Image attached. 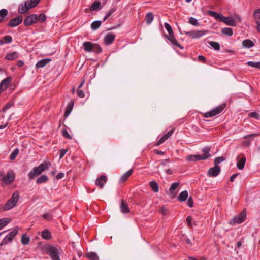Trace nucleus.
Returning <instances> with one entry per match:
<instances>
[{
	"label": "nucleus",
	"mask_w": 260,
	"mask_h": 260,
	"mask_svg": "<svg viewBox=\"0 0 260 260\" xmlns=\"http://www.w3.org/2000/svg\"><path fill=\"white\" fill-rule=\"evenodd\" d=\"M169 162V159H166L161 160L160 161V165L162 166H166L168 163Z\"/></svg>",
	"instance_id": "obj_61"
},
{
	"label": "nucleus",
	"mask_w": 260,
	"mask_h": 260,
	"mask_svg": "<svg viewBox=\"0 0 260 260\" xmlns=\"http://www.w3.org/2000/svg\"><path fill=\"white\" fill-rule=\"evenodd\" d=\"M50 163L44 162L41 164L38 167H34V177L40 175L44 171L49 168Z\"/></svg>",
	"instance_id": "obj_9"
},
{
	"label": "nucleus",
	"mask_w": 260,
	"mask_h": 260,
	"mask_svg": "<svg viewBox=\"0 0 260 260\" xmlns=\"http://www.w3.org/2000/svg\"><path fill=\"white\" fill-rule=\"evenodd\" d=\"M207 13L210 16H212L216 19H218L219 20L220 19L221 14H219L212 10H209Z\"/></svg>",
	"instance_id": "obj_45"
},
{
	"label": "nucleus",
	"mask_w": 260,
	"mask_h": 260,
	"mask_svg": "<svg viewBox=\"0 0 260 260\" xmlns=\"http://www.w3.org/2000/svg\"><path fill=\"white\" fill-rule=\"evenodd\" d=\"M219 20L228 25H235V22L233 20V18L232 17H226L224 16L222 14H220V18Z\"/></svg>",
	"instance_id": "obj_18"
},
{
	"label": "nucleus",
	"mask_w": 260,
	"mask_h": 260,
	"mask_svg": "<svg viewBox=\"0 0 260 260\" xmlns=\"http://www.w3.org/2000/svg\"><path fill=\"white\" fill-rule=\"evenodd\" d=\"M62 135L64 138L68 139L71 140L72 138L71 136L70 135L68 131L66 129H63L62 130Z\"/></svg>",
	"instance_id": "obj_50"
},
{
	"label": "nucleus",
	"mask_w": 260,
	"mask_h": 260,
	"mask_svg": "<svg viewBox=\"0 0 260 260\" xmlns=\"http://www.w3.org/2000/svg\"><path fill=\"white\" fill-rule=\"evenodd\" d=\"M238 175V173H235V174H233L230 177V181L231 182H233L234 181L235 179L237 177Z\"/></svg>",
	"instance_id": "obj_63"
},
{
	"label": "nucleus",
	"mask_w": 260,
	"mask_h": 260,
	"mask_svg": "<svg viewBox=\"0 0 260 260\" xmlns=\"http://www.w3.org/2000/svg\"><path fill=\"white\" fill-rule=\"evenodd\" d=\"M221 169L219 166H215L209 169L207 175L209 177H215L217 176L220 173Z\"/></svg>",
	"instance_id": "obj_13"
},
{
	"label": "nucleus",
	"mask_w": 260,
	"mask_h": 260,
	"mask_svg": "<svg viewBox=\"0 0 260 260\" xmlns=\"http://www.w3.org/2000/svg\"><path fill=\"white\" fill-rule=\"evenodd\" d=\"M67 151L68 149H62L59 150V154L60 159H61L64 156Z\"/></svg>",
	"instance_id": "obj_55"
},
{
	"label": "nucleus",
	"mask_w": 260,
	"mask_h": 260,
	"mask_svg": "<svg viewBox=\"0 0 260 260\" xmlns=\"http://www.w3.org/2000/svg\"><path fill=\"white\" fill-rule=\"evenodd\" d=\"M246 213L245 211H242L241 213L237 216L233 218L230 223L232 224H240L243 222L246 219Z\"/></svg>",
	"instance_id": "obj_8"
},
{
	"label": "nucleus",
	"mask_w": 260,
	"mask_h": 260,
	"mask_svg": "<svg viewBox=\"0 0 260 260\" xmlns=\"http://www.w3.org/2000/svg\"><path fill=\"white\" fill-rule=\"evenodd\" d=\"M198 59L199 61L204 62L206 60L205 57L203 55H199L198 57Z\"/></svg>",
	"instance_id": "obj_62"
},
{
	"label": "nucleus",
	"mask_w": 260,
	"mask_h": 260,
	"mask_svg": "<svg viewBox=\"0 0 260 260\" xmlns=\"http://www.w3.org/2000/svg\"><path fill=\"white\" fill-rule=\"evenodd\" d=\"M249 117L254 118L256 119H258L259 118V115L256 112H252L248 114Z\"/></svg>",
	"instance_id": "obj_52"
},
{
	"label": "nucleus",
	"mask_w": 260,
	"mask_h": 260,
	"mask_svg": "<svg viewBox=\"0 0 260 260\" xmlns=\"http://www.w3.org/2000/svg\"><path fill=\"white\" fill-rule=\"evenodd\" d=\"M159 212L163 215H166L168 213V210L166 206H162L159 210Z\"/></svg>",
	"instance_id": "obj_53"
},
{
	"label": "nucleus",
	"mask_w": 260,
	"mask_h": 260,
	"mask_svg": "<svg viewBox=\"0 0 260 260\" xmlns=\"http://www.w3.org/2000/svg\"><path fill=\"white\" fill-rule=\"evenodd\" d=\"M225 160V158L223 157H217L214 159V164L216 166H218V165L223 161Z\"/></svg>",
	"instance_id": "obj_48"
},
{
	"label": "nucleus",
	"mask_w": 260,
	"mask_h": 260,
	"mask_svg": "<svg viewBox=\"0 0 260 260\" xmlns=\"http://www.w3.org/2000/svg\"><path fill=\"white\" fill-rule=\"evenodd\" d=\"M102 21L100 20H96L93 21L91 24V28L93 30L98 29L101 26Z\"/></svg>",
	"instance_id": "obj_33"
},
{
	"label": "nucleus",
	"mask_w": 260,
	"mask_h": 260,
	"mask_svg": "<svg viewBox=\"0 0 260 260\" xmlns=\"http://www.w3.org/2000/svg\"><path fill=\"white\" fill-rule=\"evenodd\" d=\"M191 221H192V218H191V217L188 216V217H187L186 221H187L188 225L190 226H192Z\"/></svg>",
	"instance_id": "obj_64"
},
{
	"label": "nucleus",
	"mask_w": 260,
	"mask_h": 260,
	"mask_svg": "<svg viewBox=\"0 0 260 260\" xmlns=\"http://www.w3.org/2000/svg\"><path fill=\"white\" fill-rule=\"evenodd\" d=\"M107 177L105 175H101L96 178L95 184L100 188H103L104 186V184L107 182Z\"/></svg>",
	"instance_id": "obj_15"
},
{
	"label": "nucleus",
	"mask_w": 260,
	"mask_h": 260,
	"mask_svg": "<svg viewBox=\"0 0 260 260\" xmlns=\"http://www.w3.org/2000/svg\"><path fill=\"white\" fill-rule=\"evenodd\" d=\"M209 44L215 50L218 51L220 49V44L216 42L210 41L209 42Z\"/></svg>",
	"instance_id": "obj_40"
},
{
	"label": "nucleus",
	"mask_w": 260,
	"mask_h": 260,
	"mask_svg": "<svg viewBox=\"0 0 260 260\" xmlns=\"http://www.w3.org/2000/svg\"><path fill=\"white\" fill-rule=\"evenodd\" d=\"M188 192L186 190H184L180 193L177 197L178 200L180 202L185 201L188 198Z\"/></svg>",
	"instance_id": "obj_23"
},
{
	"label": "nucleus",
	"mask_w": 260,
	"mask_h": 260,
	"mask_svg": "<svg viewBox=\"0 0 260 260\" xmlns=\"http://www.w3.org/2000/svg\"><path fill=\"white\" fill-rule=\"evenodd\" d=\"M150 186L151 189L155 192H157L159 191V186L158 183L154 181H152L150 182Z\"/></svg>",
	"instance_id": "obj_35"
},
{
	"label": "nucleus",
	"mask_w": 260,
	"mask_h": 260,
	"mask_svg": "<svg viewBox=\"0 0 260 260\" xmlns=\"http://www.w3.org/2000/svg\"><path fill=\"white\" fill-rule=\"evenodd\" d=\"M48 180V176L45 175H41L38 179H36V182L38 184H40L47 182Z\"/></svg>",
	"instance_id": "obj_25"
},
{
	"label": "nucleus",
	"mask_w": 260,
	"mask_h": 260,
	"mask_svg": "<svg viewBox=\"0 0 260 260\" xmlns=\"http://www.w3.org/2000/svg\"><path fill=\"white\" fill-rule=\"evenodd\" d=\"M120 209L121 212L124 214L128 213L130 212L127 203L124 202L123 200H121Z\"/></svg>",
	"instance_id": "obj_20"
},
{
	"label": "nucleus",
	"mask_w": 260,
	"mask_h": 260,
	"mask_svg": "<svg viewBox=\"0 0 260 260\" xmlns=\"http://www.w3.org/2000/svg\"><path fill=\"white\" fill-rule=\"evenodd\" d=\"M184 34L188 36L189 37H191L192 39H196L195 37V31H184Z\"/></svg>",
	"instance_id": "obj_51"
},
{
	"label": "nucleus",
	"mask_w": 260,
	"mask_h": 260,
	"mask_svg": "<svg viewBox=\"0 0 260 260\" xmlns=\"http://www.w3.org/2000/svg\"><path fill=\"white\" fill-rule=\"evenodd\" d=\"M207 32V31L205 30H197L195 31V35L196 37V39L199 38L204 35H205Z\"/></svg>",
	"instance_id": "obj_46"
},
{
	"label": "nucleus",
	"mask_w": 260,
	"mask_h": 260,
	"mask_svg": "<svg viewBox=\"0 0 260 260\" xmlns=\"http://www.w3.org/2000/svg\"><path fill=\"white\" fill-rule=\"evenodd\" d=\"M237 167L239 170H243L244 168L245 164L246 162V157L244 154H241V155L237 157Z\"/></svg>",
	"instance_id": "obj_11"
},
{
	"label": "nucleus",
	"mask_w": 260,
	"mask_h": 260,
	"mask_svg": "<svg viewBox=\"0 0 260 260\" xmlns=\"http://www.w3.org/2000/svg\"><path fill=\"white\" fill-rule=\"evenodd\" d=\"M115 39V35L113 33H108L104 37V43L106 45L112 44Z\"/></svg>",
	"instance_id": "obj_16"
},
{
	"label": "nucleus",
	"mask_w": 260,
	"mask_h": 260,
	"mask_svg": "<svg viewBox=\"0 0 260 260\" xmlns=\"http://www.w3.org/2000/svg\"><path fill=\"white\" fill-rule=\"evenodd\" d=\"M19 198V194L18 192H15L3 207V210H9L15 207L18 202Z\"/></svg>",
	"instance_id": "obj_4"
},
{
	"label": "nucleus",
	"mask_w": 260,
	"mask_h": 260,
	"mask_svg": "<svg viewBox=\"0 0 260 260\" xmlns=\"http://www.w3.org/2000/svg\"><path fill=\"white\" fill-rule=\"evenodd\" d=\"M187 205L189 207H192L193 205V201L191 197L189 198L187 201Z\"/></svg>",
	"instance_id": "obj_58"
},
{
	"label": "nucleus",
	"mask_w": 260,
	"mask_h": 260,
	"mask_svg": "<svg viewBox=\"0 0 260 260\" xmlns=\"http://www.w3.org/2000/svg\"><path fill=\"white\" fill-rule=\"evenodd\" d=\"M19 153V150L18 148L15 149L11 154L10 156V159L11 160H14Z\"/></svg>",
	"instance_id": "obj_41"
},
{
	"label": "nucleus",
	"mask_w": 260,
	"mask_h": 260,
	"mask_svg": "<svg viewBox=\"0 0 260 260\" xmlns=\"http://www.w3.org/2000/svg\"><path fill=\"white\" fill-rule=\"evenodd\" d=\"M12 81V78L10 77H8L3 80H2L1 86L2 88H6L8 87Z\"/></svg>",
	"instance_id": "obj_26"
},
{
	"label": "nucleus",
	"mask_w": 260,
	"mask_h": 260,
	"mask_svg": "<svg viewBox=\"0 0 260 260\" xmlns=\"http://www.w3.org/2000/svg\"><path fill=\"white\" fill-rule=\"evenodd\" d=\"M174 133L173 129H171L166 134L164 135L156 143V145L159 146L162 144L166 140L169 139Z\"/></svg>",
	"instance_id": "obj_19"
},
{
	"label": "nucleus",
	"mask_w": 260,
	"mask_h": 260,
	"mask_svg": "<svg viewBox=\"0 0 260 260\" xmlns=\"http://www.w3.org/2000/svg\"><path fill=\"white\" fill-rule=\"evenodd\" d=\"M226 104L223 103L214 108L211 110L208 111L203 114L205 118H210L216 116L220 113L225 108Z\"/></svg>",
	"instance_id": "obj_5"
},
{
	"label": "nucleus",
	"mask_w": 260,
	"mask_h": 260,
	"mask_svg": "<svg viewBox=\"0 0 260 260\" xmlns=\"http://www.w3.org/2000/svg\"><path fill=\"white\" fill-rule=\"evenodd\" d=\"M46 15L42 13L39 15L34 14V24L36 23H42L46 20Z\"/></svg>",
	"instance_id": "obj_17"
},
{
	"label": "nucleus",
	"mask_w": 260,
	"mask_h": 260,
	"mask_svg": "<svg viewBox=\"0 0 260 260\" xmlns=\"http://www.w3.org/2000/svg\"><path fill=\"white\" fill-rule=\"evenodd\" d=\"M42 237L45 240H49L51 238V234L48 230H44L42 232Z\"/></svg>",
	"instance_id": "obj_29"
},
{
	"label": "nucleus",
	"mask_w": 260,
	"mask_h": 260,
	"mask_svg": "<svg viewBox=\"0 0 260 260\" xmlns=\"http://www.w3.org/2000/svg\"><path fill=\"white\" fill-rule=\"evenodd\" d=\"M31 8H32V0H27L19 6L18 12L21 14H26Z\"/></svg>",
	"instance_id": "obj_6"
},
{
	"label": "nucleus",
	"mask_w": 260,
	"mask_h": 260,
	"mask_svg": "<svg viewBox=\"0 0 260 260\" xmlns=\"http://www.w3.org/2000/svg\"><path fill=\"white\" fill-rule=\"evenodd\" d=\"M15 177L14 172L12 171H9L5 176L3 182L6 185H10L14 181Z\"/></svg>",
	"instance_id": "obj_10"
},
{
	"label": "nucleus",
	"mask_w": 260,
	"mask_h": 260,
	"mask_svg": "<svg viewBox=\"0 0 260 260\" xmlns=\"http://www.w3.org/2000/svg\"><path fill=\"white\" fill-rule=\"evenodd\" d=\"M145 19L147 24L148 25L150 24L154 19V16L153 13L151 12L147 13Z\"/></svg>",
	"instance_id": "obj_31"
},
{
	"label": "nucleus",
	"mask_w": 260,
	"mask_h": 260,
	"mask_svg": "<svg viewBox=\"0 0 260 260\" xmlns=\"http://www.w3.org/2000/svg\"><path fill=\"white\" fill-rule=\"evenodd\" d=\"M10 218H4L0 219V230L6 226L11 222Z\"/></svg>",
	"instance_id": "obj_28"
},
{
	"label": "nucleus",
	"mask_w": 260,
	"mask_h": 260,
	"mask_svg": "<svg viewBox=\"0 0 260 260\" xmlns=\"http://www.w3.org/2000/svg\"><path fill=\"white\" fill-rule=\"evenodd\" d=\"M165 37L173 45L183 49V47L181 46L174 37V33L169 35H165Z\"/></svg>",
	"instance_id": "obj_14"
},
{
	"label": "nucleus",
	"mask_w": 260,
	"mask_h": 260,
	"mask_svg": "<svg viewBox=\"0 0 260 260\" xmlns=\"http://www.w3.org/2000/svg\"><path fill=\"white\" fill-rule=\"evenodd\" d=\"M222 33L228 36H231L233 32L231 28H224L222 30Z\"/></svg>",
	"instance_id": "obj_42"
},
{
	"label": "nucleus",
	"mask_w": 260,
	"mask_h": 260,
	"mask_svg": "<svg viewBox=\"0 0 260 260\" xmlns=\"http://www.w3.org/2000/svg\"><path fill=\"white\" fill-rule=\"evenodd\" d=\"M29 237L26 234H23L21 237V242L24 245L28 244L29 242Z\"/></svg>",
	"instance_id": "obj_37"
},
{
	"label": "nucleus",
	"mask_w": 260,
	"mask_h": 260,
	"mask_svg": "<svg viewBox=\"0 0 260 260\" xmlns=\"http://www.w3.org/2000/svg\"><path fill=\"white\" fill-rule=\"evenodd\" d=\"M247 64L251 67L256 68L260 69V62H254L252 61H249L247 62Z\"/></svg>",
	"instance_id": "obj_43"
},
{
	"label": "nucleus",
	"mask_w": 260,
	"mask_h": 260,
	"mask_svg": "<svg viewBox=\"0 0 260 260\" xmlns=\"http://www.w3.org/2000/svg\"><path fill=\"white\" fill-rule=\"evenodd\" d=\"M84 50L87 52H93L99 53L102 52V48L98 44H93L90 42L86 41L83 43Z\"/></svg>",
	"instance_id": "obj_3"
},
{
	"label": "nucleus",
	"mask_w": 260,
	"mask_h": 260,
	"mask_svg": "<svg viewBox=\"0 0 260 260\" xmlns=\"http://www.w3.org/2000/svg\"><path fill=\"white\" fill-rule=\"evenodd\" d=\"M188 22L193 26H199L200 25L198 20L193 17H190L189 18Z\"/></svg>",
	"instance_id": "obj_44"
},
{
	"label": "nucleus",
	"mask_w": 260,
	"mask_h": 260,
	"mask_svg": "<svg viewBox=\"0 0 260 260\" xmlns=\"http://www.w3.org/2000/svg\"><path fill=\"white\" fill-rule=\"evenodd\" d=\"M179 185V183H178V182L173 183L170 187V189H169L170 191H172L176 189L178 187Z\"/></svg>",
	"instance_id": "obj_54"
},
{
	"label": "nucleus",
	"mask_w": 260,
	"mask_h": 260,
	"mask_svg": "<svg viewBox=\"0 0 260 260\" xmlns=\"http://www.w3.org/2000/svg\"><path fill=\"white\" fill-rule=\"evenodd\" d=\"M51 61L50 58H45L39 60L36 64V67L37 68H41L45 67L47 64L49 63Z\"/></svg>",
	"instance_id": "obj_21"
},
{
	"label": "nucleus",
	"mask_w": 260,
	"mask_h": 260,
	"mask_svg": "<svg viewBox=\"0 0 260 260\" xmlns=\"http://www.w3.org/2000/svg\"><path fill=\"white\" fill-rule=\"evenodd\" d=\"M116 11L115 8H111L108 12L106 14L109 17H110Z\"/></svg>",
	"instance_id": "obj_57"
},
{
	"label": "nucleus",
	"mask_w": 260,
	"mask_h": 260,
	"mask_svg": "<svg viewBox=\"0 0 260 260\" xmlns=\"http://www.w3.org/2000/svg\"><path fill=\"white\" fill-rule=\"evenodd\" d=\"M42 217L46 220L50 221L53 219V215L51 213H47L42 215Z\"/></svg>",
	"instance_id": "obj_47"
},
{
	"label": "nucleus",
	"mask_w": 260,
	"mask_h": 260,
	"mask_svg": "<svg viewBox=\"0 0 260 260\" xmlns=\"http://www.w3.org/2000/svg\"><path fill=\"white\" fill-rule=\"evenodd\" d=\"M18 57V53L17 52H12L7 54L5 59L8 60H14Z\"/></svg>",
	"instance_id": "obj_24"
},
{
	"label": "nucleus",
	"mask_w": 260,
	"mask_h": 260,
	"mask_svg": "<svg viewBox=\"0 0 260 260\" xmlns=\"http://www.w3.org/2000/svg\"><path fill=\"white\" fill-rule=\"evenodd\" d=\"M210 150L211 147L209 146L205 147L202 150L203 154L190 155L186 157V159L188 161L206 160L211 156L210 154Z\"/></svg>",
	"instance_id": "obj_1"
},
{
	"label": "nucleus",
	"mask_w": 260,
	"mask_h": 260,
	"mask_svg": "<svg viewBox=\"0 0 260 260\" xmlns=\"http://www.w3.org/2000/svg\"><path fill=\"white\" fill-rule=\"evenodd\" d=\"M64 176V173H62V172H60V173H59L56 176V179L57 180H59V179H60L62 178H63Z\"/></svg>",
	"instance_id": "obj_60"
},
{
	"label": "nucleus",
	"mask_w": 260,
	"mask_h": 260,
	"mask_svg": "<svg viewBox=\"0 0 260 260\" xmlns=\"http://www.w3.org/2000/svg\"><path fill=\"white\" fill-rule=\"evenodd\" d=\"M242 45L243 47L247 48H250L254 45V43L249 39H246L242 42Z\"/></svg>",
	"instance_id": "obj_27"
},
{
	"label": "nucleus",
	"mask_w": 260,
	"mask_h": 260,
	"mask_svg": "<svg viewBox=\"0 0 260 260\" xmlns=\"http://www.w3.org/2000/svg\"><path fill=\"white\" fill-rule=\"evenodd\" d=\"M101 3L99 1L94 2L90 8L91 11H96L101 9Z\"/></svg>",
	"instance_id": "obj_32"
},
{
	"label": "nucleus",
	"mask_w": 260,
	"mask_h": 260,
	"mask_svg": "<svg viewBox=\"0 0 260 260\" xmlns=\"http://www.w3.org/2000/svg\"><path fill=\"white\" fill-rule=\"evenodd\" d=\"M86 256L91 260H99V257L98 254L93 252H91L86 254Z\"/></svg>",
	"instance_id": "obj_30"
},
{
	"label": "nucleus",
	"mask_w": 260,
	"mask_h": 260,
	"mask_svg": "<svg viewBox=\"0 0 260 260\" xmlns=\"http://www.w3.org/2000/svg\"><path fill=\"white\" fill-rule=\"evenodd\" d=\"M43 250L48 254L53 260H60L59 249L53 246L47 245L43 247Z\"/></svg>",
	"instance_id": "obj_2"
},
{
	"label": "nucleus",
	"mask_w": 260,
	"mask_h": 260,
	"mask_svg": "<svg viewBox=\"0 0 260 260\" xmlns=\"http://www.w3.org/2000/svg\"><path fill=\"white\" fill-rule=\"evenodd\" d=\"M19 229L18 227H16L13 231L9 232L2 240L1 245H6L11 242L15 236L18 234Z\"/></svg>",
	"instance_id": "obj_7"
},
{
	"label": "nucleus",
	"mask_w": 260,
	"mask_h": 260,
	"mask_svg": "<svg viewBox=\"0 0 260 260\" xmlns=\"http://www.w3.org/2000/svg\"><path fill=\"white\" fill-rule=\"evenodd\" d=\"M254 16L256 23L257 25L260 24V9L257 10L254 12Z\"/></svg>",
	"instance_id": "obj_39"
},
{
	"label": "nucleus",
	"mask_w": 260,
	"mask_h": 260,
	"mask_svg": "<svg viewBox=\"0 0 260 260\" xmlns=\"http://www.w3.org/2000/svg\"><path fill=\"white\" fill-rule=\"evenodd\" d=\"M133 169H131L123 174L120 178V181L124 182L131 176L133 173Z\"/></svg>",
	"instance_id": "obj_22"
},
{
	"label": "nucleus",
	"mask_w": 260,
	"mask_h": 260,
	"mask_svg": "<svg viewBox=\"0 0 260 260\" xmlns=\"http://www.w3.org/2000/svg\"><path fill=\"white\" fill-rule=\"evenodd\" d=\"M164 26H165L166 29L168 32L169 35L173 34V31L172 30V27L168 23L165 22L164 23Z\"/></svg>",
	"instance_id": "obj_49"
},
{
	"label": "nucleus",
	"mask_w": 260,
	"mask_h": 260,
	"mask_svg": "<svg viewBox=\"0 0 260 260\" xmlns=\"http://www.w3.org/2000/svg\"><path fill=\"white\" fill-rule=\"evenodd\" d=\"M8 12L7 9H3L0 10V22H2L4 20L8 15Z\"/></svg>",
	"instance_id": "obj_34"
},
{
	"label": "nucleus",
	"mask_w": 260,
	"mask_h": 260,
	"mask_svg": "<svg viewBox=\"0 0 260 260\" xmlns=\"http://www.w3.org/2000/svg\"><path fill=\"white\" fill-rule=\"evenodd\" d=\"M3 39L6 43H10L12 41V38L10 36H6Z\"/></svg>",
	"instance_id": "obj_56"
},
{
	"label": "nucleus",
	"mask_w": 260,
	"mask_h": 260,
	"mask_svg": "<svg viewBox=\"0 0 260 260\" xmlns=\"http://www.w3.org/2000/svg\"><path fill=\"white\" fill-rule=\"evenodd\" d=\"M23 20V17L21 15H19L16 18H13L9 21L8 24V26L14 27H16L20 24Z\"/></svg>",
	"instance_id": "obj_12"
},
{
	"label": "nucleus",
	"mask_w": 260,
	"mask_h": 260,
	"mask_svg": "<svg viewBox=\"0 0 260 260\" xmlns=\"http://www.w3.org/2000/svg\"><path fill=\"white\" fill-rule=\"evenodd\" d=\"M24 24L25 26H28L32 24V15H29L24 20Z\"/></svg>",
	"instance_id": "obj_38"
},
{
	"label": "nucleus",
	"mask_w": 260,
	"mask_h": 260,
	"mask_svg": "<svg viewBox=\"0 0 260 260\" xmlns=\"http://www.w3.org/2000/svg\"><path fill=\"white\" fill-rule=\"evenodd\" d=\"M74 106V102L71 101L68 105L64 112V116H68L71 113Z\"/></svg>",
	"instance_id": "obj_36"
},
{
	"label": "nucleus",
	"mask_w": 260,
	"mask_h": 260,
	"mask_svg": "<svg viewBox=\"0 0 260 260\" xmlns=\"http://www.w3.org/2000/svg\"><path fill=\"white\" fill-rule=\"evenodd\" d=\"M77 95L80 98H84L85 97V94L84 92L80 89L77 90Z\"/></svg>",
	"instance_id": "obj_59"
}]
</instances>
